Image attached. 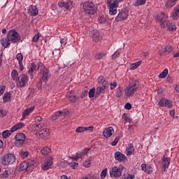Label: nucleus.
I'll return each mask as SVG.
<instances>
[{"mask_svg":"<svg viewBox=\"0 0 179 179\" xmlns=\"http://www.w3.org/2000/svg\"><path fill=\"white\" fill-rule=\"evenodd\" d=\"M6 89V86L1 85L0 87V96H2V94L5 92V90Z\"/></svg>","mask_w":179,"mask_h":179,"instance_id":"nucleus-57","label":"nucleus"},{"mask_svg":"<svg viewBox=\"0 0 179 179\" xmlns=\"http://www.w3.org/2000/svg\"><path fill=\"white\" fill-rule=\"evenodd\" d=\"M29 69L28 71V73H29V75L31 76V79H33V78H34V75H33V73L34 72V71H36V64L31 63L29 65Z\"/></svg>","mask_w":179,"mask_h":179,"instance_id":"nucleus-25","label":"nucleus"},{"mask_svg":"<svg viewBox=\"0 0 179 179\" xmlns=\"http://www.w3.org/2000/svg\"><path fill=\"white\" fill-rule=\"evenodd\" d=\"M159 107H167L168 108H173V101L166 99L162 98L158 102Z\"/></svg>","mask_w":179,"mask_h":179,"instance_id":"nucleus-11","label":"nucleus"},{"mask_svg":"<svg viewBox=\"0 0 179 179\" xmlns=\"http://www.w3.org/2000/svg\"><path fill=\"white\" fill-rule=\"evenodd\" d=\"M167 27L169 31H176V30H177V26H176L174 23L168 24Z\"/></svg>","mask_w":179,"mask_h":179,"instance_id":"nucleus-36","label":"nucleus"},{"mask_svg":"<svg viewBox=\"0 0 179 179\" xmlns=\"http://www.w3.org/2000/svg\"><path fill=\"white\" fill-rule=\"evenodd\" d=\"M90 162H92V159L90 158L89 159L86 160L83 163L84 167H86V168L90 167L92 166V163Z\"/></svg>","mask_w":179,"mask_h":179,"instance_id":"nucleus-45","label":"nucleus"},{"mask_svg":"<svg viewBox=\"0 0 179 179\" xmlns=\"http://www.w3.org/2000/svg\"><path fill=\"white\" fill-rule=\"evenodd\" d=\"M122 0H108V7L109 8V14L114 15L117 13V8H118V3Z\"/></svg>","mask_w":179,"mask_h":179,"instance_id":"nucleus-4","label":"nucleus"},{"mask_svg":"<svg viewBox=\"0 0 179 179\" xmlns=\"http://www.w3.org/2000/svg\"><path fill=\"white\" fill-rule=\"evenodd\" d=\"M94 93H96V88L92 87L89 92L90 99H92V97H94Z\"/></svg>","mask_w":179,"mask_h":179,"instance_id":"nucleus-42","label":"nucleus"},{"mask_svg":"<svg viewBox=\"0 0 179 179\" xmlns=\"http://www.w3.org/2000/svg\"><path fill=\"white\" fill-rule=\"evenodd\" d=\"M10 135H11L10 130H6L2 133V136L3 138H4V139H6V138H9Z\"/></svg>","mask_w":179,"mask_h":179,"instance_id":"nucleus-41","label":"nucleus"},{"mask_svg":"<svg viewBox=\"0 0 179 179\" xmlns=\"http://www.w3.org/2000/svg\"><path fill=\"white\" fill-rule=\"evenodd\" d=\"M28 13H29L31 16H37V15H38V8H37L36 6L31 5L29 8Z\"/></svg>","mask_w":179,"mask_h":179,"instance_id":"nucleus-21","label":"nucleus"},{"mask_svg":"<svg viewBox=\"0 0 179 179\" xmlns=\"http://www.w3.org/2000/svg\"><path fill=\"white\" fill-rule=\"evenodd\" d=\"M178 1V0H168L165 3V6L166 8H173V6H174Z\"/></svg>","mask_w":179,"mask_h":179,"instance_id":"nucleus-27","label":"nucleus"},{"mask_svg":"<svg viewBox=\"0 0 179 179\" xmlns=\"http://www.w3.org/2000/svg\"><path fill=\"white\" fill-rule=\"evenodd\" d=\"M1 45H3L4 48H8V47L10 45V41L8 38H3L1 40Z\"/></svg>","mask_w":179,"mask_h":179,"instance_id":"nucleus-32","label":"nucleus"},{"mask_svg":"<svg viewBox=\"0 0 179 179\" xmlns=\"http://www.w3.org/2000/svg\"><path fill=\"white\" fill-rule=\"evenodd\" d=\"M117 87V82L114 81L110 83V90H113Z\"/></svg>","mask_w":179,"mask_h":179,"instance_id":"nucleus-58","label":"nucleus"},{"mask_svg":"<svg viewBox=\"0 0 179 179\" xmlns=\"http://www.w3.org/2000/svg\"><path fill=\"white\" fill-rule=\"evenodd\" d=\"M122 96V91L121 90H118L116 92V97H121Z\"/></svg>","mask_w":179,"mask_h":179,"instance_id":"nucleus-64","label":"nucleus"},{"mask_svg":"<svg viewBox=\"0 0 179 179\" xmlns=\"http://www.w3.org/2000/svg\"><path fill=\"white\" fill-rule=\"evenodd\" d=\"M15 162H16V157L10 153L5 155L1 158V164L3 166H9L10 164H13Z\"/></svg>","mask_w":179,"mask_h":179,"instance_id":"nucleus-6","label":"nucleus"},{"mask_svg":"<svg viewBox=\"0 0 179 179\" xmlns=\"http://www.w3.org/2000/svg\"><path fill=\"white\" fill-rule=\"evenodd\" d=\"M90 179H101L97 175H88Z\"/></svg>","mask_w":179,"mask_h":179,"instance_id":"nucleus-62","label":"nucleus"},{"mask_svg":"<svg viewBox=\"0 0 179 179\" xmlns=\"http://www.w3.org/2000/svg\"><path fill=\"white\" fill-rule=\"evenodd\" d=\"M139 87V83L136 80H132L129 83V85L125 90V94L127 97H131L135 94V92L138 90Z\"/></svg>","mask_w":179,"mask_h":179,"instance_id":"nucleus-2","label":"nucleus"},{"mask_svg":"<svg viewBox=\"0 0 179 179\" xmlns=\"http://www.w3.org/2000/svg\"><path fill=\"white\" fill-rule=\"evenodd\" d=\"M35 108V106H32L31 108H27L25 110H24L22 113V119L24 120L27 115H30V113H33Z\"/></svg>","mask_w":179,"mask_h":179,"instance_id":"nucleus-24","label":"nucleus"},{"mask_svg":"<svg viewBox=\"0 0 179 179\" xmlns=\"http://www.w3.org/2000/svg\"><path fill=\"white\" fill-rule=\"evenodd\" d=\"M101 85H102V87L103 89L106 90V89H108V81L105 80L103 83H102Z\"/></svg>","mask_w":179,"mask_h":179,"instance_id":"nucleus-52","label":"nucleus"},{"mask_svg":"<svg viewBox=\"0 0 179 179\" xmlns=\"http://www.w3.org/2000/svg\"><path fill=\"white\" fill-rule=\"evenodd\" d=\"M5 115H6V111L3 109H0V117H5Z\"/></svg>","mask_w":179,"mask_h":179,"instance_id":"nucleus-63","label":"nucleus"},{"mask_svg":"<svg viewBox=\"0 0 179 179\" xmlns=\"http://www.w3.org/2000/svg\"><path fill=\"white\" fill-rule=\"evenodd\" d=\"M64 115V112L62 110H59L56 112L52 116V120L53 121H55L56 120H58L59 117H61L62 115Z\"/></svg>","mask_w":179,"mask_h":179,"instance_id":"nucleus-28","label":"nucleus"},{"mask_svg":"<svg viewBox=\"0 0 179 179\" xmlns=\"http://www.w3.org/2000/svg\"><path fill=\"white\" fill-rule=\"evenodd\" d=\"M122 170H124V167L118 168L117 166L113 167L111 171H110V176L111 178H120L122 175Z\"/></svg>","mask_w":179,"mask_h":179,"instance_id":"nucleus-8","label":"nucleus"},{"mask_svg":"<svg viewBox=\"0 0 179 179\" xmlns=\"http://www.w3.org/2000/svg\"><path fill=\"white\" fill-rule=\"evenodd\" d=\"M145 173H147V174H152L153 173V169L150 166H147V169H145Z\"/></svg>","mask_w":179,"mask_h":179,"instance_id":"nucleus-53","label":"nucleus"},{"mask_svg":"<svg viewBox=\"0 0 179 179\" xmlns=\"http://www.w3.org/2000/svg\"><path fill=\"white\" fill-rule=\"evenodd\" d=\"M16 58L18 61V63L22 62L23 61V55H22V53L17 54Z\"/></svg>","mask_w":179,"mask_h":179,"instance_id":"nucleus-49","label":"nucleus"},{"mask_svg":"<svg viewBox=\"0 0 179 179\" xmlns=\"http://www.w3.org/2000/svg\"><path fill=\"white\" fill-rule=\"evenodd\" d=\"M86 127H79L76 129V132L77 134H82V132H85Z\"/></svg>","mask_w":179,"mask_h":179,"instance_id":"nucleus-44","label":"nucleus"},{"mask_svg":"<svg viewBox=\"0 0 179 179\" xmlns=\"http://www.w3.org/2000/svg\"><path fill=\"white\" fill-rule=\"evenodd\" d=\"M15 146L17 148H21L24 145L26 142V136L23 133H18L15 136Z\"/></svg>","mask_w":179,"mask_h":179,"instance_id":"nucleus-7","label":"nucleus"},{"mask_svg":"<svg viewBox=\"0 0 179 179\" xmlns=\"http://www.w3.org/2000/svg\"><path fill=\"white\" fill-rule=\"evenodd\" d=\"M113 132H114L113 127H106L103 131V136L105 138H110L113 136Z\"/></svg>","mask_w":179,"mask_h":179,"instance_id":"nucleus-18","label":"nucleus"},{"mask_svg":"<svg viewBox=\"0 0 179 179\" xmlns=\"http://www.w3.org/2000/svg\"><path fill=\"white\" fill-rule=\"evenodd\" d=\"M69 166L73 167V169H75V167H78V166H79V164L76 162H71L69 164Z\"/></svg>","mask_w":179,"mask_h":179,"instance_id":"nucleus-61","label":"nucleus"},{"mask_svg":"<svg viewBox=\"0 0 179 179\" xmlns=\"http://www.w3.org/2000/svg\"><path fill=\"white\" fill-rule=\"evenodd\" d=\"M10 173V171L6 170L3 172V173L1 174V177L2 178H8L9 177V173Z\"/></svg>","mask_w":179,"mask_h":179,"instance_id":"nucleus-46","label":"nucleus"},{"mask_svg":"<svg viewBox=\"0 0 179 179\" xmlns=\"http://www.w3.org/2000/svg\"><path fill=\"white\" fill-rule=\"evenodd\" d=\"M118 141H120V136H116L115 140L111 143L112 146H116Z\"/></svg>","mask_w":179,"mask_h":179,"instance_id":"nucleus-54","label":"nucleus"},{"mask_svg":"<svg viewBox=\"0 0 179 179\" xmlns=\"http://www.w3.org/2000/svg\"><path fill=\"white\" fill-rule=\"evenodd\" d=\"M92 40L94 43H99L101 40V36H100V33L97 30H94L92 31Z\"/></svg>","mask_w":179,"mask_h":179,"instance_id":"nucleus-20","label":"nucleus"},{"mask_svg":"<svg viewBox=\"0 0 179 179\" xmlns=\"http://www.w3.org/2000/svg\"><path fill=\"white\" fill-rule=\"evenodd\" d=\"M51 166H52V157H50L49 158L45 160L44 164L42 166L43 170H50Z\"/></svg>","mask_w":179,"mask_h":179,"instance_id":"nucleus-17","label":"nucleus"},{"mask_svg":"<svg viewBox=\"0 0 179 179\" xmlns=\"http://www.w3.org/2000/svg\"><path fill=\"white\" fill-rule=\"evenodd\" d=\"M39 38H40V36H38V34H36L33 38L34 43H37V41H38Z\"/></svg>","mask_w":179,"mask_h":179,"instance_id":"nucleus-60","label":"nucleus"},{"mask_svg":"<svg viewBox=\"0 0 179 179\" xmlns=\"http://www.w3.org/2000/svg\"><path fill=\"white\" fill-rule=\"evenodd\" d=\"M107 176V169H104L101 173V178L104 179Z\"/></svg>","mask_w":179,"mask_h":179,"instance_id":"nucleus-50","label":"nucleus"},{"mask_svg":"<svg viewBox=\"0 0 179 179\" xmlns=\"http://www.w3.org/2000/svg\"><path fill=\"white\" fill-rule=\"evenodd\" d=\"M146 3V0H136V6H139V5H145Z\"/></svg>","mask_w":179,"mask_h":179,"instance_id":"nucleus-48","label":"nucleus"},{"mask_svg":"<svg viewBox=\"0 0 179 179\" xmlns=\"http://www.w3.org/2000/svg\"><path fill=\"white\" fill-rule=\"evenodd\" d=\"M83 9L86 15L92 16L97 12V7L94 5L92 1H85L83 5Z\"/></svg>","mask_w":179,"mask_h":179,"instance_id":"nucleus-1","label":"nucleus"},{"mask_svg":"<svg viewBox=\"0 0 179 179\" xmlns=\"http://www.w3.org/2000/svg\"><path fill=\"white\" fill-rule=\"evenodd\" d=\"M115 160H117V162H128V158L127 156L124 155V154L121 153L120 151L115 153Z\"/></svg>","mask_w":179,"mask_h":179,"instance_id":"nucleus-14","label":"nucleus"},{"mask_svg":"<svg viewBox=\"0 0 179 179\" xmlns=\"http://www.w3.org/2000/svg\"><path fill=\"white\" fill-rule=\"evenodd\" d=\"M50 76H51V74L50 73L48 70L47 69H44V70L43 71L42 79H43V82H45V83H47L48 79H50Z\"/></svg>","mask_w":179,"mask_h":179,"instance_id":"nucleus-23","label":"nucleus"},{"mask_svg":"<svg viewBox=\"0 0 179 179\" xmlns=\"http://www.w3.org/2000/svg\"><path fill=\"white\" fill-rule=\"evenodd\" d=\"M162 162L163 164V167L164 170L167 169L169 166H170V162H171V159L170 157H167V155H164L162 158Z\"/></svg>","mask_w":179,"mask_h":179,"instance_id":"nucleus-19","label":"nucleus"},{"mask_svg":"<svg viewBox=\"0 0 179 179\" xmlns=\"http://www.w3.org/2000/svg\"><path fill=\"white\" fill-rule=\"evenodd\" d=\"M7 38L8 41H11V43H19L20 41V34L17 33V31L14 29H11L8 32Z\"/></svg>","mask_w":179,"mask_h":179,"instance_id":"nucleus-5","label":"nucleus"},{"mask_svg":"<svg viewBox=\"0 0 179 179\" xmlns=\"http://www.w3.org/2000/svg\"><path fill=\"white\" fill-rule=\"evenodd\" d=\"M11 76L13 78V80L17 82V80L19 79V73H17V71L14 69L11 72Z\"/></svg>","mask_w":179,"mask_h":179,"instance_id":"nucleus-33","label":"nucleus"},{"mask_svg":"<svg viewBox=\"0 0 179 179\" xmlns=\"http://www.w3.org/2000/svg\"><path fill=\"white\" fill-rule=\"evenodd\" d=\"M106 90L103 87H97L96 91V96L97 97V96H100V94L106 93Z\"/></svg>","mask_w":179,"mask_h":179,"instance_id":"nucleus-31","label":"nucleus"},{"mask_svg":"<svg viewBox=\"0 0 179 179\" xmlns=\"http://www.w3.org/2000/svg\"><path fill=\"white\" fill-rule=\"evenodd\" d=\"M106 55V53L104 52H97L95 54V59H101V58H103V57H104Z\"/></svg>","mask_w":179,"mask_h":179,"instance_id":"nucleus-37","label":"nucleus"},{"mask_svg":"<svg viewBox=\"0 0 179 179\" xmlns=\"http://www.w3.org/2000/svg\"><path fill=\"white\" fill-rule=\"evenodd\" d=\"M10 93L9 92H6V94H4L3 96V100L4 101V103H6L8 101H9V100H10Z\"/></svg>","mask_w":179,"mask_h":179,"instance_id":"nucleus-39","label":"nucleus"},{"mask_svg":"<svg viewBox=\"0 0 179 179\" xmlns=\"http://www.w3.org/2000/svg\"><path fill=\"white\" fill-rule=\"evenodd\" d=\"M98 22L100 23V24H106V23H107V17L105 15H101L98 18Z\"/></svg>","mask_w":179,"mask_h":179,"instance_id":"nucleus-34","label":"nucleus"},{"mask_svg":"<svg viewBox=\"0 0 179 179\" xmlns=\"http://www.w3.org/2000/svg\"><path fill=\"white\" fill-rule=\"evenodd\" d=\"M45 127V124L44 122H41V123H36L33 124L31 126V129L34 132H36V131H40V129H43Z\"/></svg>","mask_w":179,"mask_h":179,"instance_id":"nucleus-16","label":"nucleus"},{"mask_svg":"<svg viewBox=\"0 0 179 179\" xmlns=\"http://www.w3.org/2000/svg\"><path fill=\"white\" fill-rule=\"evenodd\" d=\"M23 123L22 122H19L17 124H16L15 125H14L10 130V132H15L16 131H17V129H20L21 128H23Z\"/></svg>","mask_w":179,"mask_h":179,"instance_id":"nucleus-26","label":"nucleus"},{"mask_svg":"<svg viewBox=\"0 0 179 179\" xmlns=\"http://www.w3.org/2000/svg\"><path fill=\"white\" fill-rule=\"evenodd\" d=\"M58 6H59V8H62V9H67L68 10H69V9L72 8V1L68 0H62L61 1H59Z\"/></svg>","mask_w":179,"mask_h":179,"instance_id":"nucleus-13","label":"nucleus"},{"mask_svg":"<svg viewBox=\"0 0 179 179\" xmlns=\"http://www.w3.org/2000/svg\"><path fill=\"white\" fill-rule=\"evenodd\" d=\"M156 22H158L162 29H166L169 26V15L166 13H162L159 15L155 17Z\"/></svg>","mask_w":179,"mask_h":179,"instance_id":"nucleus-3","label":"nucleus"},{"mask_svg":"<svg viewBox=\"0 0 179 179\" xmlns=\"http://www.w3.org/2000/svg\"><path fill=\"white\" fill-rule=\"evenodd\" d=\"M41 153L43 155H50V153H51V148L49 147H44L41 150Z\"/></svg>","mask_w":179,"mask_h":179,"instance_id":"nucleus-35","label":"nucleus"},{"mask_svg":"<svg viewBox=\"0 0 179 179\" xmlns=\"http://www.w3.org/2000/svg\"><path fill=\"white\" fill-rule=\"evenodd\" d=\"M74 94L75 91L71 90L66 95V99H68L71 103H75L79 99V96Z\"/></svg>","mask_w":179,"mask_h":179,"instance_id":"nucleus-15","label":"nucleus"},{"mask_svg":"<svg viewBox=\"0 0 179 179\" xmlns=\"http://www.w3.org/2000/svg\"><path fill=\"white\" fill-rule=\"evenodd\" d=\"M120 52H115L113 55H112V59H115L120 57Z\"/></svg>","mask_w":179,"mask_h":179,"instance_id":"nucleus-59","label":"nucleus"},{"mask_svg":"<svg viewBox=\"0 0 179 179\" xmlns=\"http://www.w3.org/2000/svg\"><path fill=\"white\" fill-rule=\"evenodd\" d=\"M141 64H142V61H138L137 62L131 64L130 65L129 70L134 71V69H136Z\"/></svg>","mask_w":179,"mask_h":179,"instance_id":"nucleus-29","label":"nucleus"},{"mask_svg":"<svg viewBox=\"0 0 179 179\" xmlns=\"http://www.w3.org/2000/svg\"><path fill=\"white\" fill-rule=\"evenodd\" d=\"M165 54H170L173 51V48L171 45H166L164 48Z\"/></svg>","mask_w":179,"mask_h":179,"instance_id":"nucleus-43","label":"nucleus"},{"mask_svg":"<svg viewBox=\"0 0 179 179\" xmlns=\"http://www.w3.org/2000/svg\"><path fill=\"white\" fill-rule=\"evenodd\" d=\"M20 169L21 170V171H24V170L27 171V170H30V169L27 167V163H26L25 162L20 164Z\"/></svg>","mask_w":179,"mask_h":179,"instance_id":"nucleus-38","label":"nucleus"},{"mask_svg":"<svg viewBox=\"0 0 179 179\" xmlns=\"http://www.w3.org/2000/svg\"><path fill=\"white\" fill-rule=\"evenodd\" d=\"M167 73H169V70L167 69H165L159 75V78L160 79H164V78H166L167 76Z\"/></svg>","mask_w":179,"mask_h":179,"instance_id":"nucleus-40","label":"nucleus"},{"mask_svg":"<svg viewBox=\"0 0 179 179\" xmlns=\"http://www.w3.org/2000/svg\"><path fill=\"white\" fill-rule=\"evenodd\" d=\"M17 86L18 87H24L29 83V76L26 74H22L18 77Z\"/></svg>","mask_w":179,"mask_h":179,"instance_id":"nucleus-9","label":"nucleus"},{"mask_svg":"<svg viewBox=\"0 0 179 179\" xmlns=\"http://www.w3.org/2000/svg\"><path fill=\"white\" fill-rule=\"evenodd\" d=\"M36 135L41 139H48L50 138V129H43L38 132H36Z\"/></svg>","mask_w":179,"mask_h":179,"instance_id":"nucleus-10","label":"nucleus"},{"mask_svg":"<svg viewBox=\"0 0 179 179\" xmlns=\"http://www.w3.org/2000/svg\"><path fill=\"white\" fill-rule=\"evenodd\" d=\"M171 17L173 19V20H177L179 19V4L174 8L171 13Z\"/></svg>","mask_w":179,"mask_h":179,"instance_id":"nucleus-22","label":"nucleus"},{"mask_svg":"<svg viewBox=\"0 0 179 179\" xmlns=\"http://www.w3.org/2000/svg\"><path fill=\"white\" fill-rule=\"evenodd\" d=\"M122 120H124V121H125L126 122H131V119L126 115V114H123L122 117Z\"/></svg>","mask_w":179,"mask_h":179,"instance_id":"nucleus-55","label":"nucleus"},{"mask_svg":"<svg viewBox=\"0 0 179 179\" xmlns=\"http://www.w3.org/2000/svg\"><path fill=\"white\" fill-rule=\"evenodd\" d=\"M24 162L27 163L28 169H31V166H34V162L31 160L25 161Z\"/></svg>","mask_w":179,"mask_h":179,"instance_id":"nucleus-47","label":"nucleus"},{"mask_svg":"<svg viewBox=\"0 0 179 179\" xmlns=\"http://www.w3.org/2000/svg\"><path fill=\"white\" fill-rule=\"evenodd\" d=\"M106 80L103 76H101L98 78V83H99V85H101Z\"/></svg>","mask_w":179,"mask_h":179,"instance_id":"nucleus-56","label":"nucleus"},{"mask_svg":"<svg viewBox=\"0 0 179 179\" xmlns=\"http://www.w3.org/2000/svg\"><path fill=\"white\" fill-rule=\"evenodd\" d=\"M134 150H135V148H134V145L132 144H129L127 149V155L129 156L134 153Z\"/></svg>","mask_w":179,"mask_h":179,"instance_id":"nucleus-30","label":"nucleus"},{"mask_svg":"<svg viewBox=\"0 0 179 179\" xmlns=\"http://www.w3.org/2000/svg\"><path fill=\"white\" fill-rule=\"evenodd\" d=\"M20 156H21L22 159H26V157H27V156H29V152H27V151H22L20 153Z\"/></svg>","mask_w":179,"mask_h":179,"instance_id":"nucleus-51","label":"nucleus"},{"mask_svg":"<svg viewBox=\"0 0 179 179\" xmlns=\"http://www.w3.org/2000/svg\"><path fill=\"white\" fill-rule=\"evenodd\" d=\"M128 18V10L127 9H123L118 14V15L115 17L116 22H122L126 20Z\"/></svg>","mask_w":179,"mask_h":179,"instance_id":"nucleus-12","label":"nucleus"}]
</instances>
